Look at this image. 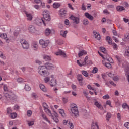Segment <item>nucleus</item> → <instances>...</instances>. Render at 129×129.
I'll use <instances>...</instances> for the list:
<instances>
[{
  "label": "nucleus",
  "instance_id": "774afa93",
  "mask_svg": "<svg viewBox=\"0 0 129 129\" xmlns=\"http://www.w3.org/2000/svg\"><path fill=\"white\" fill-rule=\"evenodd\" d=\"M113 80H114V81H118V77H116V76H114L113 78Z\"/></svg>",
  "mask_w": 129,
  "mask_h": 129
},
{
  "label": "nucleus",
  "instance_id": "603ef678",
  "mask_svg": "<svg viewBox=\"0 0 129 129\" xmlns=\"http://www.w3.org/2000/svg\"><path fill=\"white\" fill-rule=\"evenodd\" d=\"M112 46H113V49H114L115 50L116 49V48H117V45L115 43H112Z\"/></svg>",
  "mask_w": 129,
  "mask_h": 129
},
{
  "label": "nucleus",
  "instance_id": "37998d69",
  "mask_svg": "<svg viewBox=\"0 0 129 129\" xmlns=\"http://www.w3.org/2000/svg\"><path fill=\"white\" fill-rule=\"evenodd\" d=\"M56 43L57 45H62V44H63V41H62L61 40H56Z\"/></svg>",
  "mask_w": 129,
  "mask_h": 129
},
{
  "label": "nucleus",
  "instance_id": "423d86ee",
  "mask_svg": "<svg viewBox=\"0 0 129 129\" xmlns=\"http://www.w3.org/2000/svg\"><path fill=\"white\" fill-rule=\"evenodd\" d=\"M71 111L73 114L75 115V116L76 117V116L79 115V112H78V109L77 107L74 106V107H72L71 108Z\"/></svg>",
  "mask_w": 129,
  "mask_h": 129
},
{
  "label": "nucleus",
  "instance_id": "7c9ffc66",
  "mask_svg": "<svg viewBox=\"0 0 129 129\" xmlns=\"http://www.w3.org/2000/svg\"><path fill=\"white\" fill-rule=\"evenodd\" d=\"M100 50L102 52V53H104V54H107V50H106V48L103 47H100Z\"/></svg>",
  "mask_w": 129,
  "mask_h": 129
},
{
  "label": "nucleus",
  "instance_id": "aec40b11",
  "mask_svg": "<svg viewBox=\"0 0 129 129\" xmlns=\"http://www.w3.org/2000/svg\"><path fill=\"white\" fill-rule=\"evenodd\" d=\"M116 10L118 12H122V11L125 10V8L123 6H118L116 7Z\"/></svg>",
  "mask_w": 129,
  "mask_h": 129
},
{
  "label": "nucleus",
  "instance_id": "58836bf2",
  "mask_svg": "<svg viewBox=\"0 0 129 129\" xmlns=\"http://www.w3.org/2000/svg\"><path fill=\"white\" fill-rule=\"evenodd\" d=\"M24 89L26 91H30L31 90V87L28 85H25Z\"/></svg>",
  "mask_w": 129,
  "mask_h": 129
},
{
  "label": "nucleus",
  "instance_id": "6e6552de",
  "mask_svg": "<svg viewBox=\"0 0 129 129\" xmlns=\"http://www.w3.org/2000/svg\"><path fill=\"white\" fill-rule=\"evenodd\" d=\"M39 44L42 46V48H46L48 46V45H49V42H45V40L41 39L39 41Z\"/></svg>",
  "mask_w": 129,
  "mask_h": 129
},
{
  "label": "nucleus",
  "instance_id": "a19ab883",
  "mask_svg": "<svg viewBox=\"0 0 129 129\" xmlns=\"http://www.w3.org/2000/svg\"><path fill=\"white\" fill-rule=\"evenodd\" d=\"M32 48H33V49H34V50H37V49H38V45H37V44H36V43L32 44Z\"/></svg>",
  "mask_w": 129,
  "mask_h": 129
},
{
  "label": "nucleus",
  "instance_id": "bf43d9fd",
  "mask_svg": "<svg viewBox=\"0 0 129 129\" xmlns=\"http://www.w3.org/2000/svg\"><path fill=\"white\" fill-rule=\"evenodd\" d=\"M115 58L117 59L118 62H119V63H120L121 62V60L120 59V57H119V56L116 55L115 56Z\"/></svg>",
  "mask_w": 129,
  "mask_h": 129
},
{
  "label": "nucleus",
  "instance_id": "c756f323",
  "mask_svg": "<svg viewBox=\"0 0 129 129\" xmlns=\"http://www.w3.org/2000/svg\"><path fill=\"white\" fill-rule=\"evenodd\" d=\"M42 116L44 120H46L47 122H48V123H49V124H51V122L50 121V120H49V119H48V118H47V116H46V115H45L44 114H42Z\"/></svg>",
  "mask_w": 129,
  "mask_h": 129
},
{
  "label": "nucleus",
  "instance_id": "412c9836",
  "mask_svg": "<svg viewBox=\"0 0 129 129\" xmlns=\"http://www.w3.org/2000/svg\"><path fill=\"white\" fill-rule=\"evenodd\" d=\"M26 15L27 17L28 21H32V20H33V16H32V14L26 13Z\"/></svg>",
  "mask_w": 129,
  "mask_h": 129
},
{
  "label": "nucleus",
  "instance_id": "c85d7f7f",
  "mask_svg": "<svg viewBox=\"0 0 129 129\" xmlns=\"http://www.w3.org/2000/svg\"><path fill=\"white\" fill-rule=\"evenodd\" d=\"M60 6H61V4L58 3H54L53 5V7L54 9H58V8H59Z\"/></svg>",
  "mask_w": 129,
  "mask_h": 129
},
{
  "label": "nucleus",
  "instance_id": "f704fd0d",
  "mask_svg": "<svg viewBox=\"0 0 129 129\" xmlns=\"http://www.w3.org/2000/svg\"><path fill=\"white\" fill-rule=\"evenodd\" d=\"M106 117L107 121H109V119L111 117V114H110V113L109 112H108L106 116Z\"/></svg>",
  "mask_w": 129,
  "mask_h": 129
},
{
  "label": "nucleus",
  "instance_id": "c03bdc74",
  "mask_svg": "<svg viewBox=\"0 0 129 129\" xmlns=\"http://www.w3.org/2000/svg\"><path fill=\"white\" fill-rule=\"evenodd\" d=\"M50 81V78L49 77H46L44 78V82L45 83H48Z\"/></svg>",
  "mask_w": 129,
  "mask_h": 129
},
{
  "label": "nucleus",
  "instance_id": "5701e85b",
  "mask_svg": "<svg viewBox=\"0 0 129 129\" xmlns=\"http://www.w3.org/2000/svg\"><path fill=\"white\" fill-rule=\"evenodd\" d=\"M94 104L97 107H98V108H99L100 109H102V108H103V107H102L101 104H99L97 101L95 102Z\"/></svg>",
  "mask_w": 129,
  "mask_h": 129
},
{
  "label": "nucleus",
  "instance_id": "393cba45",
  "mask_svg": "<svg viewBox=\"0 0 129 129\" xmlns=\"http://www.w3.org/2000/svg\"><path fill=\"white\" fill-rule=\"evenodd\" d=\"M43 59L45 61H51V56H50L48 55H43Z\"/></svg>",
  "mask_w": 129,
  "mask_h": 129
},
{
  "label": "nucleus",
  "instance_id": "0e129e2a",
  "mask_svg": "<svg viewBox=\"0 0 129 129\" xmlns=\"http://www.w3.org/2000/svg\"><path fill=\"white\" fill-rule=\"evenodd\" d=\"M64 23L66 26H68V25H69V20L68 19H66L64 21Z\"/></svg>",
  "mask_w": 129,
  "mask_h": 129
},
{
  "label": "nucleus",
  "instance_id": "a211bd4d",
  "mask_svg": "<svg viewBox=\"0 0 129 129\" xmlns=\"http://www.w3.org/2000/svg\"><path fill=\"white\" fill-rule=\"evenodd\" d=\"M40 74V75H41V76H43V77H46V76H48L50 74L48 72H47L46 70H45Z\"/></svg>",
  "mask_w": 129,
  "mask_h": 129
},
{
  "label": "nucleus",
  "instance_id": "8fccbe9b",
  "mask_svg": "<svg viewBox=\"0 0 129 129\" xmlns=\"http://www.w3.org/2000/svg\"><path fill=\"white\" fill-rule=\"evenodd\" d=\"M1 58L3 59V60H6V56L4 55V53H1Z\"/></svg>",
  "mask_w": 129,
  "mask_h": 129
},
{
  "label": "nucleus",
  "instance_id": "4be33fe9",
  "mask_svg": "<svg viewBox=\"0 0 129 129\" xmlns=\"http://www.w3.org/2000/svg\"><path fill=\"white\" fill-rule=\"evenodd\" d=\"M39 87L40 89L42 90V91H44V92H46V91H47V88H46V87H45V85H44L43 84H40L39 85Z\"/></svg>",
  "mask_w": 129,
  "mask_h": 129
},
{
  "label": "nucleus",
  "instance_id": "e2e57ef3",
  "mask_svg": "<svg viewBox=\"0 0 129 129\" xmlns=\"http://www.w3.org/2000/svg\"><path fill=\"white\" fill-rule=\"evenodd\" d=\"M27 115L28 116H31V115H32V111L31 110L27 111Z\"/></svg>",
  "mask_w": 129,
  "mask_h": 129
},
{
  "label": "nucleus",
  "instance_id": "0eeeda50",
  "mask_svg": "<svg viewBox=\"0 0 129 129\" xmlns=\"http://www.w3.org/2000/svg\"><path fill=\"white\" fill-rule=\"evenodd\" d=\"M29 32L32 34L37 33V28L34 25H30L28 28Z\"/></svg>",
  "mask_w": 129,
  "mask_h": 129
},
{
  "label": "nucleus",
  "instance_id": "b1692460",
  "mask_svg": "<svg viewBox=\"0 0 129 129\" xmlns=\"http://www.w3.org/2000/svg\"><path fill=\"white\" fill-rule=\"evenodd\" d=\"M94 35H95V39H97V40H99L100 39H101L100 37V34L97 33V32H93Z\"/></svg>",
  "mask_w": 129,
  "mask_h": 129
},
{
  "label": "nucleus",
  "instance_id": "f3484780",
  "mask_svg": "<svg viewBox=\"0 0 129 129\" xmlns=\"http://www.w3.org/2000/svg\"><path fill=\"white\" fill-rule=\"evenodd\" d=\"M85 55H87V52L84 50L80 51L78 53L79 57H82V56H84Z\"/></svg>",
  "mask_w": 129,
  "mask_h": 129
},
{
  "label": "nucleus",
  "instance_id": "ddd939ff",
  "mask_svg": "<svg viewBox=\"0 0 129 129\" xmlns=\"http://www.w3.org/2000/svg\"><path fill=\"white\" fill-rule=\"evenodd\" d=\"M1 37L2 39H4V40H5L6 43H10V39L7 36V34L3 33L1 34Z\"/></svg>",
  "mask_w": 129,
  "mask_h": 129
},
{
  "label": "nucleus",
  "instance_id": "2f4dec72",
  "mask_svg": "<svg viewBox=\"0 0 129 129\" xmlns=\"http://www.w3.org/2000/svg\"><path fill=\"white\" fill-rule=\"evenodd\" d=\"M51 34V29L49 28H47L45 30V35L46 36H49Z\"/></svg>",
  "mask_w": 129,
  "mask_h": 129
},
{
  "label": "nucleus",
  "instance_id": "cd10ccee",
  "mask_svg": "<svg viewBox=\"0 0 129 129\" xmlns=\"http://www.w3.org/2000/svg\"><path fill=\"white\" fill-rule=\"evenodd\" d=\"M67 33H68L67 31H64V30H61L60 32V34L61 36H62L64 38H65V37H66V34H67Z\"/></svg>",
  "mask_w": 129,
  "mask_h": 129
},
{
  "label": "nucleus",
  "instance_id": "4468645a",
  "mask_svg": "<svg viewBox=\"0 0 129 129\" xmlns=\"http://www.w3.org/2000/svg\"><path fill=\"white\" fill-rule=\"evenodd\" d=\"M85 16L86 17V18L89 19V20H90L91 21L93 20V19H94L93 16H92V15H90L88 12L85 13Z\"/></svg>",
  "mask_w": 129,
  "mask_h": 129
},
{
  "label": "nucleus",
  "instance_id": "f8f14e48",
  "mask_svg": "<svg viewBox=\"0 0 129 129\" xmlns=\"http://www.w3.org/2000/svg\"><path fill=\"white\" fill-rule=\"evenodd\" d=\"M105 55H104L105 60H106L108 61V62H109L110 63H112L113 62V60L112 58L110 57H109V55L107 54V53L105 54Z\"/></svg>",
  "mask_w": 129,
  "mask_h": 129
},
{
  "label": "nucleus",
  "instance_id": "052dcab7",
  "mask_svg": "<svg viewBox=\"0 0 129 129\" xmlns=\"http://www.w3.org/2000/svg\"><path fill=\"white\" fill-rule=\"evenodd\" d=\"M87 88H88V89H90L91 90H95V89H93V88H92L91 87V85H88Z\"/></svg>",
  "mask_w": 129,
  "mask_h": 129
},
{
  "label": "nucleus",
  "instance_id": "a878e982",
  "mask_svg": "<svg viewBox=\"0 0 129 129\" xmlns=\"http://www.w3.org/2000/svg\"><path fill=\"white\" fill-rule=\"evenodd\" d=\"M60 16H66V13H67V11L64 9H62L60 10Z\"/></svg>",
  "mask_w": 129,
  "mask_h": 129
},
{
  "label": "nucleus",
  "instance_id": "ea45409f",
  "mask_svg": "<svg viewBox=\"0 0 129 129\" xmlns=\"http://www.w3.org/2000/svg\"><path fill=\"white\" fill-rule=\"evenodd\" d=\"M98 72V69L97 67H94L93 70L92 71V73H97Z\"/></svg>",
  "mask_w": 129,
  "mask_h": 129
},
{
  "label": "nucleus",
  "instance_id": "de8ad7c7",
  "mask_svg": "<svg viewBox=\"0 0 129 129\" xmlns=\"http://www.w3.org/2000/svg\"><path fill=\"white\" fill-rule=\"evenodd\" d=\"M114 5H109L107 6V8L108 9H114Z\"/></svg>",
  "mask_w": 129,
  "mask_h": 129
},
{
  "label": "nucleus",
  "instance_id": "49530a36",
  "mask_svg": "<svg viewBox=\"0 0 129 129\" xmlns=\"http://www.w3.org/2000/svg\"><path fill=\"white\" fill-rule=\"evenodd\" d=\"M7 113L11 114L12 113V109L10 107L7 108Z\"/></svg>",
  "mask_w": 129,
  "mask_h": 129
},
{
  "label": "nucleus",
  "instance_id": "3c124183",
  "mask_svg": "<svg viewBox=\"0 0 129 129\" xmlns=\"http://www.w3.org/2000/svg\"><path fill=\"white\" fill-rule=\"evenodd\" d=\"M117 117L119 120H121V115H120V113H118L117 114Z\"/></svg>",
  "mask_w": 129,
  "mask_h": 129
},
{
  "label": "nucleus",
  "instance_id": "f257e3e1",
  "mask_svg": "<svg viewBox=\"0 0 129 129\" xmlns=\"http://www.w3.org/2000/svg\"><path fill=\"white\" fill-rule=\"evenodd\" d=\"M4 96L8 100H10L13 102L17 101V96L13 92H8V93H4Z\"/></svg>",
  "mask_w": 129,
  "mask_h": 129
},
{
  "label": "nucleus",
  "instance_id": "c9c22d12",
  "mask_svg": "<svg viewBox=\"0 0 129 129\" xmlns=\"http://www.w3.org/2000/svg\"><path fill=\"white\" fill-rule=\"evenodd\" d=\"M59 112L63 117H65V112L63 109H60Z\"/></svg>",
  "mask_w": 129,
  "mask_h": 129
},
{
  "label": "nucleus",
  "instance_id": "5fc2aeb1",
  "mask_svg": "<svg viewBox=\"0 0 129 129\" xmlns=\"http://www.w3.org/2000/svg\"><path fill=\"white\" fill-rule=\"evenodd\" d=\"M23 80H24L23 78H19L17 79V82H19V83H21V82H23Z\"/></svg>",
  "mask_w": 129,
  "mask_h": 129
},
{
  "label": "nucleus",
  "instance_id": "a18cd8bd",
  "mask_svg": "<svg viewBox=\"0 0 129 129\" xmlns=\"http://www.w3.org/2000/svg\"><path fill=\"white\" fill-rule=\"evenodd\" d=\"M44 110L45 112H47V113H50L51 115H52V113H51V110H50L48 108H45L44 109Z\"/></svg>",
  "mask_w": 129,
  "mask_h": 129
},
{
  "label": "nucleus",
  "instance_id": "9d476101",
  "mask_svg": "<svg viewBox=\"0 0 129 129\" xmlns=\"http://www.w3.org/2000/svg\"><path fill=\"white\" fill-rule=\"evenodd\" d=\"M53 112L55 113L54 115L55 117L52 116V119H53L54 121H55V122H56V123H58V122H59V119H58V118H57V116H58V113H57V112H56V111L54 110V108H52Z\"/></svg>",
  "mask_w": 129,
  "mask_h": 129
},
{
  "label": "nucleus",
  "instance_id": "4d7b16f0",
  "mask_svg": "<svg viewBox=\"0 0 129 129\" xmlns=\"http://www.w3.org/2000/svg\"><path fill=\"white\" fill-rule=\"evenodd\" d=\"M28 124L29 125V126H32V125H34V121H29L28 122Z\"/></svg>",
  "mask_w": 129,
  "mask_h": 129
},
{
  "label": "nucleus",
  "instance_id": "69168bd1",
  "mask_svg": "<svg viewBox=\"0 0 129 129\" xmlns=\"http://www.w3.org/2000/svg\"><path fill=\"white\" fill-rule=\"evenodd\" d=\"M124 126L126 127V128L129 129V122L125 123Z\"/></svg>",
  "mask_w": 129,
  "mask_h": 129
},
{
  "label": "nucleus",
  "instance_id": "f03ea898",
  "mask_svg": "<svg viewBox=\"0 0 129 129\" xmlns=\"http://www.w3.org/2000/svg\"><path fill=\"white\" fill-rule=\"evenodd\" d=\"M43 19L45 22H50L51 21V16H50V12L48 10H44L43 14Z\"/></svg>",
  "mask_w": 129,
  "mask_h": 129
},
{
  "label": "nucleus",
  "instance_id": "2eb2a0df",
  "mask_svg": "<svg viewBox=\"0 0 129 129\" xmlns=\"http://www.w3.org/2000/svg\"><path fill=\"white\" fill-rule=\"evenodd\" d=\"M45 69L46 67H45V66H40L38 68V73H39V74H40V73H41L43 71H45Z\"/></svg>",
  "mask_w": 129,
  "mask_h": 129
},
{
  "label": "nucleus",
  "instance_id": "72a5a7b5",
  "mask_svg": "<svg viewBox=\"0 0 129 129\" xmlns=\"http://www.w3.org/2000/svg\"><path fill=\"white\" fill-rule=\"evenodd\" d=\"M83 24L85 26H87L89 24V21H88V20L87 19H84L83 21Z\"/></svg>",
  "mask_w": 129,
  "mask_h": 129
},
{
  "label": "nucleus",
  "instance_id": "4c0bfd02",
  "mask_svg": "<svg viewBox=\"0 0 129 129\" xmlns=\"http://www.w3.org/2000/svg\"><path fill=\"white\" fill-rule=\"evenodd\" d=\"M17 116V115L16 113H12V114H10V117L12 118H16Z\"/></svg>",
  "mask_w": 129,
  "mask_h": 129
},
{
  "label": "nucleus",
  "instance_id": "864d4df0",
  "mask_svg": "<svg viewBox=\"0 0 129 129\" xmlns=\"http://www.w3.org/2000/svg\"><path fill=\"white\" fill-rule=\"evenodd\" d=\"M103 99H109V95L108 94L105 95L103 96Z\"/></svg>",
  "mask_w": 129,
  "mask_h": 129
},
{
  "label": "nucleus",
  "instance_id": "dca6fc26",
  "mask_svg": "<svg viewBox=\"0 0 129 129\" xmlns=\"http://www.w3.org/2000/svg\"><path fill=\"white\" fill-rule=\"evenodd\" d=\"M91 129H99V126H98L97 122L94 123V122H92Z\"/></svg>",
  "mask_w": 129,
  "mask_h": 129
},
{
  "label": "nucleus",
  "instance_id": "6ab92c4d",
  "mask_svg": "<svg viewBox=\"0 0 129 129\" xmlns=\"http://www.w3.org/2000/svg\"><path fill=\"white\" fill-rule=\"evenodd\" d=\"M57 85V80L55 79H52L50 80V85L51 86H55V85Z\"/></svg>",
  "mask_w": 129,
  "mask_h": 129
},
{
  "label": "nucleus",
  "instance_id": "e433bc0d",
  "mask_svg": "<svg viewBox=\"0 0 129 129\" xmlns=\"http://www.w3.org/2000/svg\"><path fill=\"white\" fill-rule=\"evenodd\" d=\"M105 66L107 68H111V67H112V66L111 65V63H108V62H105Z\"/></svg>",
  "mask_w": 129,
  "mask_h": 129
},
{
  "label": "nucleus",
  "instance_id": "13d9d810",
  "mask_svg": "<svg viewBox=\"0 0 129 129\" xmlns=\"http://www.w3.org/2000/svg\"><path fill=\"white\" fill-rule=\"evenodd\" d=\"M72 88L73 89L74 91H76V85L74 84L72 85Z\"/></svg>",
  "mask_w": 129,
  "mask_h": 129
},
{
  "label": "nucleus",
  "instance_id": "20e7f679",
  "mask_svg": "<svg viewBox=\"0 0 129 129\" xmlns=\"http://www.w3.org/2000/svg\"><path fill=\"white\" fill-rule=\"evenodd\" d=\"M42 23H43L44 26H46V23H45V20L43 19V17L41 19L37 18L35 20V23L36 25H37V26H41L42 25Z\"/></svg>",
  "mask_w": 129,
  "mask_h": 129
},
{
  "label": "nucleus",
  "instance_id": "7ed1b4c3",
  "mask_svg": "<svg viewBox=\"0 0 129 129\" xmlns=\"http://www.w3.org/2000/svg\"><path fill=\"white\" fill-rule=\"evenodd\" d=\"M20 43L24 50H28L29 49V43L25 39H21Z\"/></svg>",
  "mask_w": 129,
  "mask_h": 129
},
{
  "label": "nucleus",
  "instance_id": "473e14b6",
  "mask_svg": "<svg viewBox=\"0 0 129 129\" xmlns=\"http://www.w3.org/2000/svg\"><path fill=\"white\" fill-rule=\"evenodd\" d=\"M82 74L84 75L85 77H88L89 74L87 73V71L83 70L82 71Z\"/></svg>",
  "mask_w": 129,
  "mask_h": 129
},
{
  "label": "nucleus",
  "instance_id": "6e6d98bb",
  "mask_svg": "<svg viewBox=\"0 0 129 129\" xmlns=\"http://www.w3.org/2000/svg\"><path fill=\"white\" fill-rule=\"evenodd\" d=\"M68 124L70 126V128L71 129H73L74 127V125H73V123H71L70 122H69Z\"/></svg>",
  "mask_w": 129,
  "mask_h": 129
},
{
  "label": "nucleus",
  "instance_id": "bb28decb",
  "mask_svg": "<svg viewBox=\"0 0 129 129\" xmlns=\"http://www.w3.org/2000/svg\"><path fill=\"white\" fill-rule=\"evenodd\" d=\"M77 77L78 81H82L83 80V77L81 74L77 75Z\"/></svg>",
  "mask_w": 129,
  "mask_h": 129
},
{
  "label": "nucleus",
  "instance_id": "338daca9",
  "mask_svg": "<svg viewBox=\"0 0 129 129\" xmlns=\"http://www.w3.org/2000/svg\"><path fill=\"white\" fill-rule=\"evenodd\" d=\"M124 37H125V39H126L127 40H129V33H126V34L124 35Z\"/></svg>",
  "mask_w": 129,
  "mask_h": 129
},
{
  "label": "nucleus",
  "instance_id": "1a4fd4ad",
  "mask_svg": "<svg viewBox=\"0 0 129 129\" xmlns=\"http://www.w3.org/2000/svg\"><path fill=\"white\" fill-rule=\"evenodd\" d=\"M70 19L73 21V23H75V24H79V18L78 17L72 15L70 17Z\"/></svg>",
  "mask_w": 129,
  "mask_h": 129
},
{
  "label": "nucleus",
  "instance_id": "79ce46f5",
  "mask_svg": "<svg viewBox=\"0 0 129 129\" xmlns=\"http://www.w3.org/2000/svg\"><path fill=\"white\" fill-rule=\"evenodd\" d=\"M3 89L4 90V94H5V93H6V92H7V91L8 90V87L6 86V85H5L3 86Z\"/></svg>",
  "mask_w": 129,
  "mask_h": 129
},
{
  "label": "nucleus",
  "instance_id": "680f3d73",
  "mask_svg": "<svg viewBox=\"0 0 129 129\" xmlns=\"http://www.w3.org/2000/svg\"><path fill=\"white\" fill-rule=\"evenodd\" d=\"M109 83L111 84V85H112L113 86H116V84L113 82L112 81H110Z\"/></svg>",
  "mask_w": 129,
  "mask_h": 129
},
{
  "label": "nucleus",
  "instance_id": "39448f33",
  "mask_svg": "<svg viewBox=\"0 0 129 129\" xmlns=\"http://www.w3.org/2000/svg\"><path fill=\"white\" fill-rule=\"evenodd\" d=\"M44 66L47 70H54L55 69V65L49 62L45 63Z\"/></svg>",
  "mask_w": 129,
  "mask_h": 129
},
{
  "label": "nucleus",
  "instance_id": "9b49d317",
  "mask_svg": "<svg viewBox=\"0 0 129 129\" xmlns=\"http://www.w3.org/2000/svg\"><path fill=\"white\" fill-rule=\"evenodd\" d=\"M55 54L56 56H62V57H64V58L66 57V53L62 51V50H59L58 51L55 53Z\"/></svg>",
  "mask_w": 129,
  "mask_h": 129
},
{
  "label": "nucleus",
  "instance_id": "09e8293b",
  "mask_svg": "<svg viewBox=\"0 0 129 129\" xmlns=\"http://www.w3.org/2000/svg\"><path fill=\"white\" fill-rule=\"evenodd\" d=\"M62 101L63 103H67L68 102V99L66 98L65 97L62 98Z\"/></svg>",
  "mask_w": 129,
  "mask_h": 129
}]
</instances>
